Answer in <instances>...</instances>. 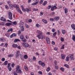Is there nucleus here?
<instances>
[{
	"mask_svg": "<svg viewBox=\"0 0 75 75\" xmlns=\"http://www.w3.org/2000/svg\"><path fill=\"white\" fill-rule=\"evenodd\" d=\"M22 10L23 11V12H25V11H26V9H24V8H23Z\"/></svg>",
	"mask_w": 75,
	"mask_h": 75,
	"instance_id": "obj_46",
	"label": "nucleus"
},
{
	"mask_svg": "<svg viewBox=\"0 0 75 75\" xmlns=\"http://www.w3.org/2000/svg\"><path fill=\"white\" fill-rule=\"evenodd\" d=\"M13 74L14 75H18V74L17 73H16V72L14 71L13 72Z\"/></svg>",
	"mask_w": 75,
	"mask_h": 75,
	"instance_id": "obj_57",
	"label": "nucleus"
},
{
	"mask_svg": "<svg viewBox=\"0 0 75 75\" xmlns=\"http://www.w3.org/2000/svg\"><path fill=\"white\" fill-rule=\"evenodd\" d=\"M33 60L34 61H36V58H35V57H33Z\"/></svg>",
	"mask_w": 75,
	"mask_h": 75,
	"instance_id": "obj_49",
	"label": "nucleus"
},
{
	"mask_svg": "<svg viewBox=\"0 0 75 75\" xmlns=\"http://www.w3.org/2000/svg\"><path fill=\"white\" fill-rule=\"evenodd\" d=\"M38 74H40L41 75L42 74V71H39L38 72Z\"/></svg>",
	"mask_w": 75,
	"mask_h": 75,
	"instance_id": "obj_55",
	"label": "nucleus"
},
{
	"mask_svg": "<svg viewBox=\"0 0 75 75\" xmlns=\"http://www.w3.org/2000/svg\"><path fill=\"white\" fill-rule=\"evenodd\" d=\"M33 10L34 11H38V9H35V8H33Z\"/></svg>",
	"mask_w": 75,
	"mask_h": 75,
	"instance_id": "obj_36",
	"label": "nucleus"
},
{
	"mask_svg": "<svg viewBox=\"0 0 75 75\" xmlns=\"http://www.w3.org/2000/svg\"><path fill=\"white\" fill-rule=\"evenodd\" d=\"M5 36L8 37V38H9V37H10V34H6Z\"/></svg>",
	"mask_w": 75,
	"mask_h": 75,
	"instance_id": "obj_37",
	"label": "nucleus"
},
{
	"mask_svg": "<svg viewBox=\"0 0 75 75\" xmlns=\"http://www.w3.org/2000/svg\"><path fill=\"white\" fill-rule=\"evenodd\" d=\"M61 41H62V42H64V39L62 37H61Z\"/></svg>",
	"mask_w": 75,
	"mask_h": 75,
	"instance_id": "obj_32",
	"label": "nucleus"
},
{
	"mask_svg": "<svg viewBox=\"0 0 75 75\" xmlns=\"http://www.w3.org/2000/svg\"><path fill=\"white\" fill-rule=\"evenodd\" d=\"M5 7L6 9H8L9 8L8 7V6H7V5H5Z\"/></svg>",
	"mask_w": 75,
	"mask_h": 75,
	"instance_id": "obj_63",
	"label": "nucleus"
},
{
	"mask_svg": "<svg viewBox=\"0 0 75 75\" xmlns=\"http://www.w3.org/2000/svg\"><path fill=\"white\" fill-rule=\"evenodd\" d=\"M68 9L67 8H66L64 9L65 13L66 14H67V13H68Z\"/></svg>",
	"mask_w": 75,
	"mask_h": 75,
	"instance_id": "obj_18",
	"label": "nucleus"
},
{
	"mask_svg": "<svg viewBox=\"0 0 75 75\" xmlns=\"http://www.w3.org/2000/svg\"><path fill=\"white\" fill-rule=\"evenodd\" d=\"M19 25H21V26H23V25H24V22H22L20 23Z\"/></svg>",
	"mask_w": 75,
	"mask_h": 75,
	"instance_id": "obj_45",
	"label": "nucleus"
},
{
	"mask_svg": "<svg viewBox=\"0 0 75 75\" xmlns=\"http://www.w3.org/2000/svg\"><path fill=\"white\" fill-rule=\"evenodd\" d=\"M51 5L47 7V9H50V8H51Z\"/></svg>",
	"mask_w": 75,
	"mask_h": 75,
	"instance_id": "obj_62",
	"label": "nucleus"
},
{
	"mask_svg": "<svg viewBox=\"0 0 75 75\" xmlns=\"http://www.w3.org/2000/svg\"><path fill=\"white\" fill-rule=\"evenodd\" d=\"M50 21H53V20H54V19L53 18H50Z\"/></svg>",
	"mask_w": 75,
	"mask_h": 75,
	"instance_id": "obj_64",
	"label": "nucleus"
},
{
	"mask_svg": "<svg viewBox=\"0 0 75 75\" xmlns=\"http://www.w3.org/2000/svg\"><path fill=\"white\" fill-rule=\"evenodd\" d=\"M24 68L25 71H28V68H27V67H26V66H25Z\"/></svg>",
	"mask_w": 75,
	"mask_h": 75,
	"instance_id": "obj_30",
	"label": "nucleus"
},
{
	"mask_svg": "<svg viewBox=\"0 0 75 75\" xmlns=\"http://www.w3.org/2000/svg\"><path fill=\"white\" fill-rule=\"evenodd\" d=\"M19 27L21 28V29H24V27L23 26H21V25H19Z\"/></svg>",
	"mask_w": 75,
	"mask_h": 75,
	"instance_id": "obj_41",
	"label": "nucleus"
},
{
	"mask_svg": "<svg viewBox=\"0 0 75 75\" xmlns=\"http://www.w3.org/2000/svg\"><path fill=\"white\" fill-rule=\"evenodd\" d=\"M38 3V1H36V2H34L32 4V6H35V5H37Z\"/></svg>",
	"mask_w": 75,
	"mask_h": 75,
	"instance_id": "obj_12",
	"label": "nucleus"
},
{
	"mask_svg": "<svg viewBox=\"0 0 75 75\" xmlns=\"http://www.w3.org/2000/svg\"><path fill=\"white\" fill-rule=\"evenodd\" d=\"M0 20H1V21H3L4 22L6 21V19H5V18H4L3 17H2L1 18Z\"/></svg>",
	"mask_w": 75,
	"mask_h": 75,
	"instance_id": "obj_9",
	"label": "nucleus"
},
{
	"mask_svg": "<svg viewBox=\"0 0 75 75\" xmlns=\"http://www.w3.org/2000/svg\"><path fill=\"white\" fill-rule=\"evenodd\" d=\"M54 14H55V12H52L50 14V16H54Z\"/></svg>",
	"mask_w": 75,
	"mask_h": 75,
	"instance_id": "obj_25",
	"label": "nucleus"
},
{
	"mask_svg": "<svg viewBox=\"0 0 75 75\" xmlns=\"http://www.w3.org/2000/svg\"><path fill=\"white\" fill-rule=\"evenodd\" d=\"M61 70L62 71V72H64V68L63 67H62L60 68Z\"/></svg>",
	"mask_w": 75,
	"mask_h": 75,
	"instance_id": "obj_39",
	"label": "nucleus"
},
{
	"mask_svg": "<svg viewBox=\"0 0 75 75\" xmlns=\"http://www.w3.org/2000/svg\"><path fill=\"white\" fill-rule=\"evenodd\" d=\"M41 65H42V67H44L45 66V64H44V63L42 62Z\"/></svg>",
	"mask_w": 75,
	"mask_h": 75,
	"instance_id": "obj_44",
	"label": "nucleus"
},
{
	"mask_svg": "<svg viewBox=\"0 0 75 75\" xmlns=\"http://www.w3.org/2000/svg\"><path fill=\"white\" fill-rule=\"evenodd\" d=\"M56 34H57V32H55L53 34V37H55V36L56 35Z\"/></svg>",
	"mask_w": 75,
	"mask_h": 75,
	"instance_id": "obj_42",
	"label": "nucleus"
},
{
	"mask_svg": "<svg viewBox=\"0 0 75 75\" xmlns=\"http://www.w3.org/2000/svg\"><path fill=\"white\" fill-rule=\"evenodd\" d=\"M12 46L13 48H17V45L15 44H13Z\"/></svg>",
	"mask_w": 75,
	"mask_h": 75,
	"instance_id": "obj_13",
	"label": "nucleus"
},
{
	"mask_svg": "<svg viewBox=\"0 0 75 75\" xmlns=\"http://www.w3.org/2000/svg\"><path fill=\"white\" fill-rule=\"evenodd\" d=\"M13 7H14L16 8V10L19 12L20 14H22V12L21 11V10L20 9V8H18V5L17 4L13 5Z\"/></svg>",
	"mask_w": 75,
	"mask_h": 75,
	"instance_id": "obj_1",
	"label": "nucleus"
},
{
	"mask_svg": "<svg viewBox=\"0 0 75 75\" xmlns=\"http://www.w3.org/2000/svg\"><path fill=\"white\" fill-rule=\"evenodd\" d=\"M61 56L63 59H65V55L62 54L61 55Z\"/></svg>",
	"mask_w": 75,
	"mask_h": 75,
	"instance_id": "obj_16",
	"label": "nucleus"
},
{
	"mask_svg": "<svg viewBox=\"0 0 75 75\" xmlns=\"http://www.w3.org/2000/svg\"><path fill=\"white\" fill-rule=\"evenodd\" d=\"M52 31L53 33H54L55 31V29L54 28H53L52 29Z\"/></svg>",
	"mask_w": 75,
	"mask_h": 75,
	"instance_id": "obj_43",
	"label": "nucleus"
},
{
	"mask_svg": "<svg viewBox=\"0 0 75 75\" xmlns=\"http://www.w3.org/2000/svg\"><path fill=\"white\" fill-rule=\"evenodd\" d=\"M50 67H48L47 69H46V71H47V72H49L50 71Z\"/></svg>",
	"mask_w": 75,
	"mask_h": 75,
	"instance_id": "obj_40",
	"label": "nucleus"
},
{
	"mask_svg": "<svg viewBox=\"0 0 75 75\" xmlns=\"http://www.w3.org/2000/svg\"><path fill=\"white\" fill-rule=\"evenodd\" d=\"M54 19L56 21H58L59 19V17L57 16L56 17L54 18Z\"/></svg>",
	"mask_w": 75,
	"mask_h": 75,
	"instance_id": "obj_11",
	"label": "nucleus"
},
{
	"mask_svg": "<svg viewBox=\"0 0 75 75\" xmlns=\"http://www.w3.org/2000/svg\"><path fill=\"white\" fill-rule=\"evenodd\" d=\"M72 39L75 42V36L74 35H73L72 36Z\"/></svg>",
	"mask_w": 75,
	"mask_h": 75,
	"instance_id": "obj_27",
	"label": "nucleus"
},
{
	"mask_svg": "<svg viewBox=\"0 0 75 75\" xmlns=\"http://www.w3.org/2000/svg\"><path fill=\"white\" fill-rule=\"evenodd\" d=\"M69 57H67L66 59V61H69Z\"/></svg>",
	"mask_w": 75,
	"mask_h": 75,
	"instance_id": "obj_35",
	"label": "nucleus"
},
{
	"mask_svg": "<svg viewBox=\"0 0 75 75\" xmlns=\"http://www.w3.org/2000/svg\"><path fill=\"white\" fill-rule=\"evenodd\" d=\"M7 64H8V61H6L4 63V65L6 66L7 65Z\"/></svg>",
	"mask_w": 75,
	"mask_h": 75,
	"instance_id": "obj_28",
	"label": "nucleus"
},
{
	"mask_svg": "<svg viewBox=\"0 0 75 75\" xmlns=\"http://www.w3.org/2000/svg\"><path fill=\"white\" fill-rule=\"evenodd\" d=\"M24 44H25V47L26 48H27L28 47L29 48H30V47H31V46L27 43H24Z\"/></svg>",
	"mask_w": 75,
	"mask_h": 75,
	"instance_id": "obj_7",
	"label": "nucleus"
},
{
	"mask_svg": "<svg viewBox=\"0 0 75 75\" xmlns=\"http://www.w3.org/2000/svg\"><path fill=\"white\" fill-rule=\"evenodd\" d=\"M8 18L11 20H13V16L12 13L11 12H9L8 13Z\"/></svg>",
	"mask_w": 75,
	"mask_h": 75,
	"instance_id": "obj_3",
	"label": "nucleus"
},
{
	"mask_svg": "<svg viewBox=\"0 0 75 75\" xmlns=\"http://www.w3.org/2000/svg\"><path fill=\"white\" fill-rule=\"evenodd\" d=\"M20 38L21 40H23L24 39V36L23 35H20Z\"/></svg>",
	"mask_w": 75,
	"mask_h": 75,
	"instance_id": "obj_26",
	"label": "nucleus"
},
{
	"mask_svg": "<svg viewBox=\"0 0 75 75\" xmlns=\"http://www.w3.org/2000/svg\"><path fill=\"white\" fill-rule=\"evenodd\" d=\"M2 61H3V62L4 61H5V58H3L1 59Z\"/></svg>",
	"mask_w": 75,
	"mask_h": 75,
	"instance_id": "obj_60",
	"label": "nucleus"
},
{
	"mask_svg": "<svg viewBox=\"0 0 75 75\" xmlns=\"http://www.w3.org/2000/svg\"><path fill=\"white\" fill-rule=\"evenodd\" d=\"M47 4V1H45L44 2L43 4V6H45L46 4Z\"/></svg>",
	"mask_w": 75,
	"mask_h": 75,
	"instance_id": "obj_22",
	"label": "nucleus"
},
{
	"mask_svg": "<svg viewBox=\"0 0 75 75\" xmlns=\"http://www.w3.org/2000/svg\"><path fill=\"white\" fill-rule=\"evenodd\" d=\"M11 64H10V63H9L8 64V68H9L10 67Z\"/></svg>",
	"mask_w": 75,
	"mask_h": 75,
	"instance_id": "obj_58",
	"label": "nucleus"
},
{
	"mask_svg": "<svg viewBox=\"0 0 75 75\" xmlns=\"http://www.w3.org/2000/svg\"><path fill=\"white\" fill-rule=\"evenodd\" d=\"M14 64L13 63L11 64V67H12V68H14Z\"/></svg>",
	"mask_w": 75,
	"mask_h": 75,
	"instance_id": "obj_59",
	"label": "nucleus"
},
{
	"mask_svg": "<svg viewBox=\"0 0 75 75\" xmlns=\"http://www.w3.org/2000/svg\"><path fill=\"white\" fill-rule=\"evenodd\" d=\"M18 33V35H20V34H21V31L20 30H19Z\"/></svg>",
	"mask_w": 75,
	"mask_h": 75,
	"instance_id": "obj_61",
	"label": "nucleus"
},
{
	"mask_svg": "<svg viewBox=\"0 0 75 75\" xmlns=\"http://www.w3.org/2000/svg\"><path fill=\"white\" fill-rule=\"evenodd\" d=\"M18 41H20V40L18 39H16L14 41L15 42H17Z\"/></svg>",
	"mask_w": 75,
	"mask_h": 75,
	"instance_id": "obj_15",
	"label": "nucleus"
},
{
	"mask_svg": "<svg viewBox=\"0 0 75 75\" xmlns=\"http://www.w3.org/2000/svg\"><path fill=\"white\" fill-rule=\"evenodd\" d=\"M53 7L54 9H57V7L56 6H53Z\"/></svg>",
	"mask_w": 75,
	"mask_h": 75,
	"instance_id": "obj_54",
	"label": "nucleus"
},
{
	"mask_svg": "<svg viewBox=\"0 0 75 75\" xmlns=\"http://www.w3.org/2000/svg\"><path fill=\"white\" fill-rule=\"evenodd\" d=\"M16 36H17L16 34V33H13L11 35L10 37V38H13V37H16Z\"/></svg>",
	"mask_w": 75,
	"mask_h": 75,
	"instance_id": "obj_8",
	"label": "nucleus"
},
{
	"mask_svg": "<svg viewBox=\"0 0 75 75\" xmlns=\"http://www.w3.org/2000/svg\"><path fill=\"white\" fill-rule=\"evenodd\" d=\"M45 36L44 35H42V39H45Z\"/></svg>",
	"mask_w": 75,
	"mask_h": 75,
	"instance_id": "obj_52",
	"label": "nucleus"
},
{
	"mask_svg": "<svg viewBox=\"0 0 75 75\" xmlns=\"http://www.w3.org/2000/svg\"><path fill=\"white\" fill-rule=\"evenodd\" d=\"M26 10L27 12H29V11H31V9L30 8H26Z\"/></svg>",
	"mask_w": 75,
	"mask_h": 75,
	"instance_id": "obj_19",
	"label": "nucleus"
},
{
	"mask_svg": "<svg viewBox=\"0 0 75 75\" xmlns=\"http://www.w3.org/2000/svg\"><path fill=\"white\" fill-rule=\"evenodd\" d=\"M12 23L14 25H17V21H14L13 22H12Z\"/></svg>",
	"mask_w": 75,
	"mask_h": 75,
	"instance_id": "obj_29",
	"label": "nucleus"
},
{
	"mask_svg": "<svg viewBox=\"0 0 75 75\" xmlns=\"http://www.w3.org/2000/svg\"><path fill=\"white\" fill-rule=\"evenodd\" d=\"M39 34L37 35V37H38L39 39H41V34H42V33H39Z\"/></svg>",
	"mask_w": 75,
	"mask_h": 75,
	"instance_id": "obj_6",
	"label": "nucleus"
},
{
	"mask_svg": "<svg viewBox=\"0 0 75 75\" xmlns=\"http://www.w3.org/2000/svg\"><path fill=\"white\" fill-rule=\"evenodd\" d=\"M65 47V45H63L62 46V47L61 48V49H64V47Z\"/></svg>",
	"mask_w": 75,
	"mask_h": 75,
	"instance_id": "obj_50",
	"label": "nucleus"
},
{
	"mask_svg": "<svg viewBox=\"0 0 75 75\" xmlns=\"http://www.w3.org/2000/svg\"><path fill=\"white\" fill-rule=\"evenodd\" d=\"M71 27L73 30H75V25L74 24H71Z\"/></svg>",
	"mask_w": 75,
	"mask_h": 75,
	"instance_id": "obj_10",
	"label": "nucleus"
},
{
	"mask_svg": "<svg viewBox=\"0 0 75 75\" xmlns=\"http://www.w3.org/2000/svg\"><path fill=\"white\" fill-rule=\"evenodd\" d=\"M64 67H66L67 68H68L69 67V65L67 64H64Z\"/></svg>",
	"mask_w": 75,
	"mask_h": 75,
	"instance_id": "obj_34",
	"label": "nucleus"
},
{
	"mask_svg": "<svg viewBox=\"0 0 75 75\" xmlns=\"http://www.w3.org/2000/svg\"><path fill=\"white\" fill-rule=\"evenodd\" d=\"M24 58L25 59H27L28 58V56L27 55H25L24 56Z\"/></svg>",
	"mask_w": 75,
	"mask_h": 75,
	"instance_id": "obj_33",
	"label": "nucleus"
},
{
	"mask_svg": "<svg viewBox=\"0 0 75 75\" xmlns=\"http://www.w3.org/2000/svg\"><path fill=\"white\" fill-rule=\"evenodd\" d=\"M25 25L26 26V27L27 28H29V26H28V25L27 24H25Z\"/></svg>",
	"mask_w": 75,
	"mask_h": 75,
	"instance_id": "obj_47",
	"label": "nucleus"
},
{
	"mask_svg": "<svg viewBox=\"0 0 75 75\" xmlns=\"http://www.w3.org/2000/svg\"><path fill=\"white\" fill-rule=\"evenodd\" d=\"M16 55V57H18V56H19V55H20V52H19V51H18V52H17Z\"/></svg>",
	"mask_w": 75,
	"mask_h": 75,
	"instance_id": "obj_24",
	"label": "nucleus"
},
{
	"mask_svg": "<svg viewBox=\"0 0 75 75\" xmlns=\"http://www.w3.org/2000/svg\"><path fill=\"white\" fill-rule=\"evenodd\" d=\"M36 26L38 28L40 27V24H36Z\"/></svg>",
	"mask_w": 75,
	"mask_h": 75,
	"instance_id": "obj_38",
	"label": "nucleus"
},
{
	"mask_svg": "<svg viewBox=\"0 0 75 75\" xmlns=\"http://www.w3.org/2000/svg\"><path fill=\"white\" fill-rule=\"evenodd\" d=\"M11 23H8L5 24V25L6 26H8V27H9L10 25H11Z\"/></svg>",
	"mask_w": 75,
	"mask_h": 75,
	"instance_id": "obj_14",
	"label": "nucleus"
},
{
	"mask_svg": "<svg viewBox=\"0 0 75 75\" xmlns=\"http://www.w3.org/2000/svg\"><path fill=\"white\" fill-rule=\"evenodd\" d=\"M9 7L11 9L13 7V5H12L11 4H9Z\"/></svg>",
	"mask_w": 75,
	"mask_h": 75,
	"instance_id": "obj_21",
	"label": "nucleus"
},
{
	"mask_svg": "<svg viewBox=\"0 0 75 75\" xmlns=\"http://www.w3.org/2000/svg\"><path fill=\"white\" fill-rule=\"evenodd\" d=\"M42 21H43L45 24H47L48 22L47 21L45 20L44 19H42Z\"/></svg>",
	"mask_w": 75,
	"mask_h": 75,
	"instance_id": "obj_23",
	"label": "nucleus"
},
{
	"mask_svg": "<svg viewBox=\"0 0 75 75\" xmlns=\"http://www.w3.org/2000/svg\"><path fill=\"white\" fill-rule=\"evenodd\" d=\"M22 40V41L23 42H26V39L25 38H24Z\"/></svg>",
	"mask_w": 75,
	"mask_h": 75,
	"instance_id": "obj_48",
	"label": "nucleus"
},
{
	"mask_svg": "<svg viewBox=\"0 0 75 75\" xmlns=\"http://www.w3.org/2000/svg\"><path fill=\"white\" fill-rule=\"evenodd\" d=\"M9 29V31H11V32H12V31H13V29L12 28Z\"/></svg>",
	"mask_w": 75,
	"mask_h": 75,
	"instance_id": "obj_56",
	"label": "nucleus"
},
{
	"mask_svg": "<svg viewBox=\"0 0 75 75\" xmlns=\"http://www.w3.org/2000/svg\"><path fill=\"white\" fill-rule=\"evenodd\" d=\"M42 61L41 60H40L38 62V64H39V65H41V64H42Z\"/></svg>",
	"mask_w": 75,
	"mask_h": 75,
	"instance_id": "obj_31",
	"label": "nucleus"
},
{
	"mask_svg": "<svg viewBox=\"0 0 75 75\" xmlns=\"http://www.w3.org/2000/svg\"><path fill=\"white\" fill-rule=\"evenodd\" d=\"M14 54H9L8 56V57L9 58H11V57H14Z\"/></svg>",
	"mask_w": 75,
	"mask_h": 75,
	"instance_id": "obj_17",
	"label": "nucleus"
},
{
	"mask_svg": "<svg viewBox=\"0 0 75 75\" xmlns=\"http://www.w3.org/2000/svg\"><path fill=\"white\" fill-rule=\"evenodd\" d=\"M8 68L9 71H11V67H8Z\"/></svg>",
	"mask_w": 75,
	"mask_h": 75,
	"instance_id": "obj_51",
	"label": "nucleus"
},
{
	"mask_svg": "<svg viewBox=\"0 0 75 75\" xmlns=\"http://www.w3.org/2000/svg\"><path fill=\"white\" fill-rule=\"evenodd\" d=\"M62 34H65V33H66V31H65V30H62Z\"/></svg>",
	"mask_w": 75,
	"mask_h": 75,
	"instance_id": "obj_20",
	"label": "nucleus"
},
{
	"mask_svg": "<svg viewBox=\"0 0 75 75\" xmlns=\"http://www.w3.org/2000/svg\"><path fill=\"white\" fill-rule=\"evenodd\" d=\"M20 68V67L19 65L17 66L16 67V72H17V73H18V72H19V73H20L21 74V73H22V71L20 70V69H19Z\"/></svg>",
	"mask_w": 75,
	"mask_h": 75,
	"instance_id": "obj_2",
	"label": "nucleus"
},
{
	"mask_svg": "<svg viewBox=\"0 0 75 75\" xmlns=\"http://www.w3.org/2000/svg\"><path fill=\"white\" fill-rule=\"evenodd\" d=\"M73 57L74 54H70L69 55V58L71 60H74Z\"/></svg>",
	"mask_w": 75,
	"mask_h": 75,
	"instance_id": "obj_5",
	"label": "nucleus"
},
{
	"mask_svg": "<svg viewBox=\"0 0 75 75\" xmlns=\"http://www.w3.org/2000/svg\"><path fill=\"white\" fill-rule=\"evenodd\" d=\"M29 23H31L32 22V20L31 19H29L28 20Z\"/></svg>",
	"mask_w": 75,
	"mask_h": 75,
	"instance_id": "obj_53",
	"label": "nucleus"
},
{
	"mask_svg": "<svg viewBox=\"0 0 75 75\" xmlns=\"http://www.w3.org/2000/svg\"><path fill=\"white\" fill-rule=\"evenodd\" d=\"M46 40L47 44H50L51 41H50V39L48 37H47L46 38Z\"/></svg>",
	"mask_w": 75,
	"mask_h": 75,
	"instance_id": "obj_4",
	"label": "nucleus"
}]
</instances>
